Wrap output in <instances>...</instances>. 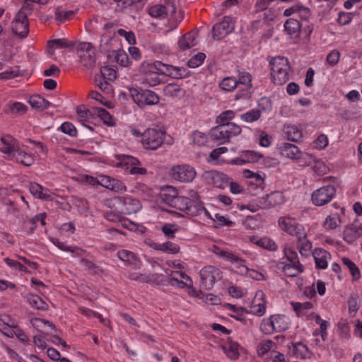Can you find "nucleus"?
I'll use <instances>...</instances> for the list:
<instances>
[{"label": "nucleus", "mask_w": 362, "mask_h": 362, "mask_svg": "<svg viewBox=\"0 0 362 362\" xmlns=\"http://www.w3.org/2000/svg\"><path fill=\"white\" fill-rule=\"evenodd\" d=\"M284 28L289 35H298L300 31L301 25L297 19L291 18L285 22Z\"/></svg>", "instance_id": "obj_41"}, {"label": "nucleus", "mask_w": 362, "mask_h": 362, "mask_svg": "<svg viewBox=\"0 0 362 362\" xmlns=\"http://www.w3.org/2000/svg\"><path fill=\"white\" fill-rule=\"evenodd\" d=\"M211 250L218 257L222 258L223 260L231 264L240 262V257L236 254L228 250H225L218 246L214 245Z\"/></svg>", "instance_id": "obj_29"}, {"label": "nucleus", "mask_w": 362, "mask_h": 362, "mask_svg": "<svg viewBox=\"0 0 362 362\" xmlns=\"http://www.w3.org/2000/svg\"><path fill=\"white\" fill-rule=\"evenodd\" d=\"M9 110L13 114L23 115L26 112L28 107L23 103L15 102L9 105Z\"/></svg>", "instance_id": "obj_61"}, {"label": "nucleus", "mask_w": 362, "mask_h": 362, "mask_svg": "<svg viewBox=\"0 0 362 362\" xmlns=\"http://www.w3.org/2000/svg\"><path fill=\"white\" fill-rule=\"evenodd\" d=\"M95 112L98 115L99 117H100L104 124L110 127L115 125V122L112 115L106 110L98 107L95 109Z\"/></svg>", "instance_id": "obj_49"}, {"label": "nucleus", "mask_w": 362, "mask_h": 362, "mask_svg": "<svg viewBox=\"0 0 362 362\" xmlns=\"http://www.w3.org/2000/svg\"><path fill=\"white\" fill-rule=\"evenodd\" d=\"M119 204L122 206V211L127 214L138 212L141 209V204L139 199L132 197H119Z\"/></svg>", "instance_id": "obj_19"}, {"label": "nucleus", "mask_w": 362, "mask_h": 362, "mask_svg": "<svg viewBox=\"0 0 362 362\" xmlns=\"http://www.w3.org/2000/svg\"><path fill=\"white\" fill-rule=\"evenodd\" d=\"M223 126L226 132V136L228 139L230 137L240 134L241 132L240 127L233 122L223 123Z\"/></svg>", "instance_id": "obj_48"}, {"label": "nucleus", "mask_w": 362, "mask_h": 362, "mask_svg": "<svg viewBox=\"0 0 362 362\" xmlns=\"http://www.w3.org/2000/svg\"><path fill=\"white\" fill-rule=\"evenodd\" d=\"M336 194V188L332 185L322 186L311 194V202L316 206H322L329 203Z\"/></svg>", "instance_id": "obj_10"}, {"label": "nucleus", "mask_w": 362, "mask_h": 362, "mask_svg": "<svg viewBox=\"0 0 362 362\" xmlns=\"http://www.w3.org/2000/svg\"><path fill=\"white\" fill-rule=\"evenodd\" d=\"M205 180L216 187L224 189L229 182L230 177L226 174L216 170H209L204 173Z\"/></svg>", "instance_id": "obj_16"}, {"label": "nucleus", "mask_w": 362, "mask_h": 362, "mask_svg": "<svg viewBox=\"0 0 362 362\" xmlns=\"http://www.w3.org/2000/svg\"><path fill=\"white\" fill-rule=\"evenodd\" d=\"M11 30L16 35L24 38L29 32L28 17L22 13H17L11 25Z\"/></svg>", "instance_id": "obj_15"}, {"label": "nucleus", "mask_w": 362, "mask_h": 362, "mask_svg": "<svg viewBox=\"0 0 362 362\" xmlns=\"http://www.w3.org/2000/svg\"><path fill=\"white\" fill-rule=\"evenodd\" d=\"M341 223L340 216L337 213L327 216L323 223V226L327 230H334Z\"/></svg>", "instance_id": "obj_40"}, {"label": "nucleus", "mask_w": 362, "mask_h": 362, "mask_svg": "<svg viewBox=\"0 0 362 362\" xmlns=\"http://www.w3.org/2000/svg\"><path fill=\"white\" fill-rule=\"evenodd\" d=\"M279 150L283 156L293 160L300 159L302 156V152L299 148L292 144L284 143L280 146Z\"/></svg>", "instance_id": "obj_25"}, {"label": "nucleus", "mask_w": 362, "mask_h": 362, "mask_svg": "<svg viewBox=\"0 0 362 362\" xmlns=\"http://www.w3.org/2000/svg\"><path fill=\"white\" fill-rule=\"evenodd\" d=\"M263 291H259L256 293L250 307V312L258 316H262L266 312V304L264 300Z\"/></svg>", "instance_id": "obj_23"}, {"label": "nucleus", "mask_w": 362, "mask_h": 362, "mask_svg": "<svg viewBox=\"0 0 362 362\" xmlns=\"http://www.w3.org/2000/svg\"><path fill=\"white\" fill-rule=\"evenodd\" d=\"M293 353L297 358H305L310 356V352L308 346L303 342L293 344Z\"/></svg>", "instance_id": "obj_39"}, {"label": "nucleus", "mask_w": 362, "mask_h": 362, "mask_svg": "<svg viewBox=\"0 0 362 362\" xmlns=\"http://www.w3.org/2000/svg\"><path fill=\"white\" fill-rule=\"evenodd\" d=\"M341 262L349 270L353 281H357L361 278V272L356 264L348 257H342Z\"/></svg>", "instance_id": "obj_38"}, {"label": "nucleus", "mask_w": 362, "mask_h": 362, "mask_svg": "<svg viewBox=\"0 0 362 362\" xmlns=\"http://www.w3.org/2000/svg\"><path fill=\"white\" fill-rule=\"evenodd\" d=\"M243 158L246 163H255L259 160L260 155L252 151H243L241 152Z\"/></svg>", "instance_id": "obj_64"}, {"label": "nucleus", "mask_w": 362, "mask_h": 362, "mask_svg": "<svg viewBox=\"0 0 362 362\" xmlns=\"http://www.w3.org/2000/svg\"><path fill=\"white\" fill-rule=\"evenodd\" d=\"M250 241L259 247L271 251H275L277 249V245L274 241L268 237L259 238L253 235L250 237Z\"/></svg>", "instance_id": "obj_32"}, {"label": "nucleus", "mask_w": 362, "mask_h": 362, "mask_svg": "<svg viewBox=\"0 0 362 362\" xmlns=\"http://www.w3.org/2000/svg\"><path fill=\"white\" fill-rule=\"evenodd\" d=\"M164 94L168 97H177L181 92L180 86L176 83H168L163 88Z\"/></svg>", "instance_id": "obj_53"}, {"label": "nucleus", "mask_w": 362, "mask_h": 362, "mask_svg": "<svg viewBox=\"0 0 362 362\" xmlns=\"http://www.w3.org/2000/svg\"><path fill=\"white\" fill-rule=\"evenodd\" d=\"M28 300L32 307L38 310H46L48 307L47 304L37 295L29 296Z\"/></svg>", "instance_id": "obj_50"}, {"label": "nucleus", "mask_w": 362, "mask_h": 362, "mask_svg": "<svg viewBox=\"0 0 362 362\" xmlns=\"http://www.w3.org/2000/svg\"><path fill=\"white\" fill-rule=\"evenodd\" d=\"M238 347L237 343L230 342L223 346V349L228 358L235 359L239 356Z\"/></svg>", "instance_id": "obj_51"}, {"label": "nucleus", "mask_w": 362, "mask_h": 362, "mask_svg": "<svg viewBox=\"0 0 362 362\" xmlns=\"http://www.w3.org/2000/svg\"><path fill=\"white\" fill-rule=\"evenodd\" d=\"M167 274L170 276V284L173 286H177L180 288L192 286V280L182 270H171L166 272Z\"/></svg>", "instance_id": "obj_20"}, {"label": "nucleus", "mask_w": 362, "mask_h": 362, "mask_svg": "<svg viewBox=\"0 0 362 362\" xmlns=\"http://www.w3.org/2000/svg\"><path fill=\"white\" fill-rule=\"evenodd\" d=\"M74 15V12L71 11H64L60 8H57L55 10V19L59 23H62L65 20L69 18Z\"/></svg>", "instance_id": "obj_63"}, {"label": "nucleus", "mask_w": 362, "mask_h": 362, "mask_svg": "<svg viewBox=\"0 0 362 362\" xmlns=\"http://www.w3.org/2000/svg\"><path fill=\"white\" fill-rule=\"evenodd\" d=\"M168 189L173 193L170 195L169 199H167L169 204L177 209L184 211L187 214L191 203L190 198L185 196H178L175 188L173 187H170Z\"/></svg>", "instance_id": "obj_18"}, {"label": "nucleus", "mask_w": 362, "mask_h": 362, "mask_svg": "<svg viewBox=\"0 0 362 362\" xmlns=\"http://www.w3.org/2000/svg\"><path fill=\"white\" fill-rule=\"evenodd\" d=\"M4 262L11 268L20 272H23L25 273H30L26 267L23 265L21 263L11 259L8 257H6L4 259Z\"/></svg>", "instance_id": "obj_59"}, {"label": "nucleus", "mask_w": 362, "mask_h": 362, "mask_svg": "<svg viewBox=\"0 0 362 362\" xmlns=\"http://www.w3.org/2000/svg\"><path fill=\"white\" fill-rule=\"evenodd\" d=\"M296 238L298 240L297 247L300 255L304 257H309L313 253V243L311 241L307 239V236L303 238L297 237Z\"/></svg>", "instance_id": "obj_33"}, {"label": "nucleus", "mask_w": 362, "mask_h": 362, "mask_svg": "<svg viewBox=\"0 0 362 362\" xmlns=\"http://www.w3.org/2000/svg\"><path fill=\"white\" fill-rule=\"evenodd\" d=\"M272 82L277 86L285 84L289 80L290 65L284 57H269L267 58Z\"/></svg>", "instance_id": "obj_3"}, {"label": "nucleus", "mask_w": 362, "mask_h": 362, "mask_svg": "<svg viewBox=\"0 0 362 362\" xmlns=\"http://www.w3.org/2000/svg\"><path fill=\"white\" fill-rule=\"evenodd\" d=\"M115 58L116 62L122 66H127L129 65V57L124 50L119 49L116 51Z\"/></svg>", "instance_id": "obj_62"}, {"label": "nucleus", "mask_w": 362, "mask_h": 362, "mask_svg": "<svg viewBox=\"0 0 362 362\" xmlns=\"http://www.w3.org/2000/svg\"><path fill=\"white\" fill-rule=\"evenodd\" d=\"M142 144L145 148L156 150L164 141L165 132L155 128L148 129L142 134Z\"/></svg>", "instance_id": "obj_11"}, {"label": "nucleus", "mask_w": 362, "mask_h": 362, "mask_svg": "<svg viewBox=\"0 0 362 362\" xmlns=\"http://www.w3.org/2000/svg\"><path fill=\"white\" fill-rule=\"evenodd\" d=\"M179 0H165L163 3L148 6L147 13L153 18L164 20L175 13Z\"/></svg>", "instance_id": "obj_6"}, {"label": "nucleus", "mask_w": 362, "mask_h": 362, "mask_svg": "<svg viewBox=\"0 0 362 362\" xmlns=\"http://www.w3.org/2000/svg\"><path fill=\"white\" fill-rule=\"evenodd\" d=\"M261 117V111L258 109H252L240 115V119L247 123L255 122Z\"/></svg>", "instance_id": "obj_47"}, {"label": "nucleus", "mask_w": 362, "mask_h": 362, "mask_svg": "<svg viewBox=\"0 0 362 362\" xmlns=\"http://www.w3.org/2000/svg\"><path fill=\"white\" fill-rule=\"evenodd\" d=\"M206 55L204 53H197L189 59L187 65L190 68H197L203 64Z\"/></svg>", "instance_id": "obj_56"}, {"label": "nucleus", "mask_w": 362, "mask_h": 362, "mask_svg": "<svg viewBox=\"0 0 362 362\" xmlns=\"http://www.w3.org/2000/svg\"><path fill=\"white\" fill-rule=\"evenodd\" d=\"M284 133L288 140L293 142H299L303 138V134L295 125H286L284 129Z\"/></svg>", "instance_id": "obj_34"}, {"label": "nucleus", "mask_w": 362, "mask_h": 362, "mask_svg": "<svg viewBox=\"0 0 362 362\" xmlns=\"http://www.w3.org/2000/svg\"><path fill=\"white\" fill-rule=\"evenodd\" d=\"M29 190L33 196L39 199H48L51 198L50 191L37 182H30Z\"/></svg>", "instance_id": "obj_31"}, {"label": "nucleus", "mask_w": 362, "mask_h": 362, "mask_svg": "<svg viewBox=\"0 0 362 362\" xmlns=\"http://www.w3.org/2000/svg\"><path fill=\"white\" fill-rule=\"evenodd\" d=\"M235 23L233 19L229 16L224 17L223 20L215 24L213 27L212 37L215 40L223 39L228 33L234 29Z\"/></svg>", "instance_id": "obj_13"}, {"label": "nucleus", "mask_w": 362, "mask_h": 362, "mask_svg": "<svg viewBox=\"0 0 362 362\" xmlns=\"http://www.w3.org/2000/svg\"><path fill=\"white\" fill-rule=\"evenodd\" d=\"M245 86V88L240 90L235 96L236 100L240 98H249L250 89L252 88V76L247 72H241L239 74V80L238 83Z\"/></svg>", "instance_id": "obj_22"}, {"label": "nucleus", "mask_w": 362, "mask_h": 362, "mask_svg": "<svg viewBox=\"0 0 362 362\" xmlns=\"http://www.w3.org/2000/svg\"><path fill=\"white\" fill-rule=\"evenodd\" d=\"M100 73L104 80L113 81L116 78L117 74L115 69L109 66L102 67Z\"/></svg>", "instance_id": "obj_57"}, {"label": "nucleus", "mask_w": 362, "mask_h": 362, "mask_svg": "<svg viewBox=\"0 0 362 362\" xmlns=\"http://www.w3.org/2000/svg\"><path fill=\"white\" fill-rule=\"evenodd\" d=\"M291 320L285 315L276 314L264 318L259 325L260 331L264 334L282 332L289 328Z\"/></svg>", "instance_id": "obj_5"}, {"label": "nucleus", "mask_w": 362, "mask_h": 362, "mask_svg": "<svg viewBox=\"0 0 362 362\" xmlns=\"http://www.w3.org/2000/svg\"><path fill=\"white\" fill-rule=\"evenodd\" d=\"M165 75L169 76L173 78L182 79L189 76V71L185 67L175 66L165 64Z\"/></svg>", "instance_id": "obj_28"}, {"label": "nucleus", "mask_w": 362, "mask_h": 362, "mask_svg": "<svg viewBox=\"0 0 362 362\" xmlns=\"http://www.w3.org/2000/svg\"><path fill=\"white\" fill-rule=\"evenodd\" d=\"M362 236V226L351 224L345 227L343 232V239L349 244L353 243Z\"/></svg>", "instance_id": "obj_24"}, {"label": "nucleus", "mask_w": 362, "mask_h": 362, "mask_svg": "<svg viewBox=\"0 0 362 362\" xmlns=\"http://www.w3.org/2000/svg\"><path fill=\"white\" fill-rule=\"evenodd\" d=\"M276 347L275 343L272 340H266L261 341L257 346V354L259 356L274 351L273 349Z\"/></svg>", "instance_id": "obj_44"}, {"label": "nucleus", "mask_w": 362, "mask_h": 362, "mask_svg": "<svg viewBox=\"0 0 362 362\" xmlns=\"http://www.w3.org/2000/svg\"><path fill=\"white\" fill-rule=\"evenodd\" d=\"M79 62L84 66L90 67L94 64V50L90 42H80L76 47Z\"/></svg>", "instance_id": "obj_12"}, {"label": "nucleus", "mask_w": 362, "mask_h": 362, "mask_svg": "<svg viewBox=\"0 0 362 362\" xmlns=\"http://www.w3.org/2000/svg\"><path fill=\"white\" fill-rule=\"evenodd\" d=\"M80 263L83 268L90 274H98L99 272H101V269H99L98 267L86 258H82L80 260Z\"/></svg>", "instance_id": "obj_58"}, {"label": "nucleus", "mask_w": 362, "mask_h": 362, "mask_svg": "<svg viewBox=\"0 0 362 362\" xmlns=\"http://www.w3.org/2000/svg\"><path fill=\"white\" fill-rule=\"evenodd\" d=\"M159 251L168 254H176L180 251V247L175 243L166 241L160 243Z\"/></svg>", "instance_id": "obj_54"}, {"label": "nucleus", "mask_w": 362, "mask_h": 362, "mask_svg": "<svg viewBox=\"0 0 362 362\" xmlns=\"http://www.w3.org/2000/svg\"><path fill=\"white\" fill-rule=\"evenodd\" d=\"M227 151L228 148L223 146L214 149L209 155L211 160L213 161L215 164L223 163V161L219 160V157L221 155L226 153Z\"/></svg>", "instance_id": "obj_60"}, {"label": "nucleus", "mask_w": 362, "mask_h": 362, "mask_svg": "<svg viewBox=\"0 0 362 362\" xmlns=\"http://www.w3.org/2000/svg\"><path fill=\"white\" fill-rule=\"evenodd\" d=\"M314 303L310 301L303 303L291 302V305L298 317H304L306 313H308L314 308Z\"/></svg>", "instance_id": "obj_35"}, {"label": "nucleus", "mask_w": 362, "mask_h": 362, "mask_svg": "<svg viewBox=\"0 0 362 362\" xmlns=\"http://www.w3.org/2000/svg\"><path fill=\"white\" fill-rule=\"evenodd\" d=\"M191 139L194 144L199 146H204L208 142L206 134L199 131H194L191 135Z\"/></svg>", "instance_id": "obj_55"}, {"label": "nucleus", "mask_w": 362, "mask_h": 362, "mask_svg": "<svg viewBox=\"0 0 362 362\" xmlns=\"http://www.w3.org/2000/svg\"><path fill=\"white\" fill-rule=\"evenodd\" d=\"M119 163H117L118 167L124 168L125 170L129 171L134 165H139V160L131 156L128 155H119L118 156Z\"/></svg>", "instance_id": "obj_36"}, {"label": "nucleus", "mask_w": 362, "mask_h": 362, "mask_svg": "<svg viewBox=\"0 0 362 362\" xmlns=\"http://www.w3.org/2000/svg\"><path fill=\"white\" fill-rule=\"evenodd\" d=\"M2 146L0 151L9 155L17 162L25 166H30L34 163V158L31 154L24 151L18 141L11 136H5L1 138Z\"/></svg>", "instance_id": "obj_1"}, {"label": "nucleus", "mask_w": 362, "mask_h": 362, "mask_svg": "<svg viewBox=\"0 0 362 362\" xmlns=\"http://www.w3.org/2000/svg\"><path fill=\"white\" fill-rule=\"evenodd\" d=\"M204 209V204L201 201L190 203L187 214L192 216H200L203 214Z\"/></svg>", "instance_id": "obj_52"}, {"label": "nucleus", "mask_w": 362, "mask_h": 362, "mask_svg": "<svg viewBox=\"0 0 362 362\" xmlns=\"http://www.w3.org/2000/svg\"><path fill=\"white\" fill-rule=\"evenodd\" d=\"M284 254L287 261L286 264L281 262L278 268L281 269L284 275L288 277H296L304 271V266L300 264L296 251L288 246L284 247Z\"/></svg>", "instance_id": "obj_4"}, {"label": "nucleus", "mask_w": 362, "mask_h": 362, "mask_svg": "<svg viewBox=\"0 0 362 362\" xmlns=\"http://www.w3.org/2000/svg\"><path fill=\"white\" fill-rule=\"evenodd\" d=\"M160 230L168 238H173L179 230V226L175 223H165L161 226Z\"/></svg>", "instance_id": "obj_46"}, {"label": "nucleus", "mask_w": 362, "mask_h": 362, "mask_svg": "<svg viewBox=\"0 0 362 362\" xmlns=\"http://www.w3.org/2000/svg\"><path fill=\"white\" fill-rule=\"evenodd\" d=\"M211 136L213 139L221 141L222 143L228 141L223 124H220L211 130Z\"/></svg>", "instance_id": "obj_42"}, {"label": "nucleus", "mask_w": 362, "mask_h": 362, "mask_svg": "<svg viewBox=\"0 0 362 362\" xmlns=\"http://www.w3.org/2000/svg\"><path fill=\"white\" fill-rule=\"evenodd\" d=\"M118 258L126 265L136 269H139L141 264L140 259L137 255L128 250H120L117 252Z\"/></svg>", "instance_id": "obj_21"}, {"label": "nucleus", "mask_w": 362, "mask_h": 362, "mask_svg": "<svg viewBox=\"0 0 362 362\" xmlns=\"http://www.w3.org/2000/svg\"><path fill=\"white\" fill-rule=\"evenodd\" d=\"M165 64L160 61L153 63L143 62L139 68L141 76V83L145 87H153L160 83V75L165 74Z\"/></svg>", "instance_id": "obj_2"}, {"label": "nucleus", "mask_w": 362, "mask_h": 362, "mask_svg": "<svg viewBox=\"0 0 362 362\" xmlns=\"http://www.w3.org/2000/svg\"><path fill=\"white\" fill-rule=\"evenodd\" d=\"M51 242L57 248L64 252H70L74 257H81L84 254V250L76 246L69 245L64 242L60 241L57 238H51Z\"/></svg>", "instance_id": "obj_27"}, {"label": "nucleus", "mask_w": 362, "mask_h": 362, "mask_svg": "<svg viewBox=\"0 0 362 362\" xmlns=\"http://www.w3.org/2000/svg\"><path fill=\"white\" fill-rule=\"evenodd\" d=\"M130 92L134 102L141 108L157 105L160 101L159 96L151 90L132 89Z\"/></svg>", "instance_id": "obj_9"}, {"label": "nucleus", "mask_w": 362, "mask_h": 362, "mask_svg": "<svg viewBox=\"0 0 362 362\" xmlns=\"http://www.w3.org/2000/svg\"><path fill=\"white\" fill-rule=\"evenodd\" d=\"M315 265L317 269H325L328 266V262L330 259V254L322 248H316L313 252Z\"/></svg>", "instance_id": "obj_26"}, {"label": "nucleus", "mask_w": 362, "mask_h": 362, "mask_svg": "<svg viewBox=\"0 0 362 362\" xmlns=\"http://www.w3.org/2000/svg\"><path fill=\"white\" fill-rule=\"evenodd\" d=\"M220 271L214 266H206L199 272L203 287L206 290L213 288L216 279L219 278Z\"/></svg>", "instance_id": "obj_14"}, {"label": "nucleus", "mask_w": 362, "mask_h": 362, "mask_svg": "<svg viewBox=\"0 0 362 362\" xmlns=\"http://www.w3.org/2000/svg\"><path fill=\"white\" fill-rule=\"evenodd\" d=\"M285 198L282 192H273L259 199L262 209H269L284 204Z\"/></svg>", "instance_id": "obj_17"}, {"label": "nucleus", "mask_w": 362, "mask_h": 362, "mask_svg": "<svg viewBox=\"0 0 362 362\" xmlns=\"http://www.w3.org/2000/svg\"><path fill=\"white\" fill-rule=\"evenodd\" d=\"M179 47L181 49H188L197 44V34L196 32L191 31L182 35L178 41Z\"/></svg>", "instance_id": "obj_30"}, {"label": "nucleus", "mask_w": 362, "mask_h": 362, "mask_svg": "<svg viewBox=\"0 0 362 362\" xmlns=\"http://www.w3.org/2000/svg\"><path fill=\"white\" fill-rule=\"evenodd\" d=\"M170 177L180 182H191L196 177L197 172L194 167L188 164L173 165L169 171Z\"/></svg>", "instance_id": "obj_8"}, {"label": "nucleus", "mask_w": 362, "mask_h": 362, "mask_svg": "<svg viewBox=\"0 0 362 362\" xmlns=\"http://www.w3.org/2000/svg\"><path fill=\"white\" fill-rule=\"evenodd\" d=\"M238 86V81L234 77H226L219 83L221 89L227 91H233Z\"/></svg>", "instance_id": "obj_45"}, {"label": "nucleus", "mask_w": 362, "mask_h": 362, "mask_svg": "<svg viewBox=\"0 0 362 362\" xmlns=\"http://www.w3.org/2000/svg\"><path fill=\"white\" fill-rule=\"evenodd\" d=\"M28 102L30 106L33 108L47 109L49 107L52 106V105L48 100H45L40 95H34L30 96Z\"/></svg>", "instance_id": "obj_37"}, {"label": "nucleus", "mask_w": 362, "mask_h": 362, "mask_svg": "<svg viewBox=\"0 0 362 362\" xmlns=\"http://www.w3.org/2000/svg\"><path fill=\"white\" fill-rule=\"evenodd\" d=\"M115 179H112L110 177L107 175H100L97 180H95L93 177H87V181L94 185L95 183L100 184L103 187L110 189L112 186V183H114Z\"/></svg>", "instance_id": "obj_43"}, {"label": "nucleus", "mask_w": 362, "mask_h": 362, "mask_svg": "<svg viewBox=\"0 0 362 362\" xmlns=\"http://www.w3.org/2000/svg\"><path fill=\"white\" fill-rule=\"evenodd\" d=\"M278 224L280 229L289 235L296 238H303L308 235L305 226L289 216H281L278 220Z\"/></svg>", "instance_id": "obj_7"}]
</instances>
